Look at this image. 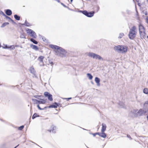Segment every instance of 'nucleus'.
<instances>
[{"instance_id":"20e7f679","label":"nucleus","mask_w":148,"mask_h":148,"mask_svg":"<svg viewBox=\"0 0 148 148\" xmlns=\"http://www.w3.org/2000/svg\"><path fill=\"white\" fill-rule=\"evenodd\" d=\"M87 55L89 57L92 58L94 59H98L100 60H103V58L99 55L94 53L89 52L86 53Z\"/></svg>"},{"instance_id":"a878e982","label":"nucleus","mask_w":148,"mask_h":148,"mask_svg":"<svg viewBox=\"0 0 148 148\" xmlns=\"http://www.w3.org/2000/svg\"><path fill=\"white\" fill-rule=\"evenodd\" d=\"M14 17L15 19L17 20H20V16H18L16 14H15L14 15Z\"/></svg>"},{"instance_id":"de8ad7c7","label":"nucleus","mask_w":148,"mask_h":148,"mask_svg":"<svg viewBox=\"0 0 148 148\" xmlns=\"http://www.w3.org/2000/svg\"><path fill=\"white\" fill-rule=\"evenodd\" d=\"M99 10V8H98L97 9V11H98Z\"/></svg>"},{"instance_id":"72a5a7b5","label":"nucleus","mask_w":148,"mask_h":148,"mask_svg":"<svg viewBox=\"0 0 148 148\" xmlns=\"http://www.w3.org/2000/svg\"><path fill=\"white\" fill-rule=\"evenodd\" d=\"M20 37L21 38H26L25 35L23 34H21L20 36Z\"/></svg>"},{"instance_id":"393cba45","label":"nucleus","mask_w":148,"mask_h":148,"mask_svg":"<svg viewBox=\"0 0 148 148\" xmlns=\"http://www.w3.org/2000/svg\"><path fill=\"white\" fill-rule=\"evenodd\" d=\"M9 23L8 22H5L3 23L1 26V27H3L9 25Z\"/></svg>"},{"instance_id":"bb28decb","label":"nucleus","mask_w":148,"mask_h":148,"mask_svg":"<svg viewBox=\"0 0 148 148\" xmlns=\"http://www.w3.org/2000/svg\"><path fill=\"white\" fill-rule=\"evenodd\" d=\"M32 100L34 103L37 104L38 103L39 100L33 99H32Z\"/></svg>"},{"instance_id":"423d86ee","label":"nucleus","mask_w":148,"mask_h":148,"mask_svg":"<svg viewBox=\"0 0 148 148\" xmlns=\"http://www.w3.org/2000/svg\"><path fill=\"white\" fill-rule=\"evenodd\" d=\"M79 12L82 13L83 14L87 16L88 17H92L94 15L95 12L92 11L90 12H88L86 11H82L80 10L79 11Z\"/></svg>"},{"instance_id":"0eeeda50","label":"nucleus","mask_w":148,"mask_h":148,"mask_svg":"<svg viewBox=\"0 0 148 148\" xmlns=\"http://www.w3.org/2000/svg\"><path fill=\"white\" fill-rule=\"evenodd\" d=\"M42 97V96L41 95H35L34 96V97L35 98L40 99L38 101L39 103L44 104L46 102V101L45 99L40 98H41Z\"/></svg>"},{"instance_id":"8fccbe9b","label":"nucleus","mask_w":148,"mask_h":148,"mask_svg":"<svg viewBox=\"0 0 148 148\" xmlns=\"http://www.w3.org/2000/svg\"><path fill=\"white\" fill-rule=\"evenodd\" d=\"M71 1V2H72L73 0H70Z\"/></svg>"},{"instance_id":"9d476101","label":"nucleus","mask_w":148,"mask_h":148,"mask_svg":"<svg viewBox=\"0 0 148 148\" xmlns=\"http://www.w3.org/2000/svg\"><path fill=\"white\" fill-rule=\"evenodd\" d=\"M44 95L45 97H48V99L50 101H52L53 100L52 95L48 92H45L44 93Z\"/></svg>"},{"instance_id":"aec40b11","label":"nucleus","mask_w":148,"mask_h":148,"mask_svg":"<svg viewBox=\"0 0 148 148\" xmlns=\"http://www.w3.org/2000/svg\"><path fill=\"white\" fill-rule=\"evenodd\" d=\"M5 13L8 15L10 16L12 14V12L10 10L8 9L6 11Z\"/></svg>"},{"instance_id":"ea45409f","label":"nucleus","mask_w":148,"mask_h":148,"mask_svg":"<svg viewBox=\"0 0 148 148\" xmlns=\"http://www.w3.org/2000/svg\"><path fill=\"white\" fill-rule=\"evenodd\" d=\"M49 63H50V64H51V66H52L53 65V62H51H51L49 61Z\"/></svg>"},{"instance_id":"49530a36","label":"nucleus","mask_w":148,"mask_h":148,"mask_svg":"<svg viewBox=\"0 0 148 148\" xmlns=\"http://www.w3.org/2000/svg\"><path fill=\"white\" fill-rule=\"evenodd\" d=\"M145 15H147V12H145Z\"/></svg>"},{"instance_id":"09e8293b","label":"nucleus","mask_w":148,"mask_h":148,"mask_svg":"<svg viewBox=\"0 0 148 148\" xmlns=\"http://www.w3.org/2000/svg\"><path fill=\"white\" fill-rule=\"evenodd\" d=\"M147 120H148V115H147Z\"/></svg>"},{"instance_id":"4be33fe9","label":"nucleus","mask_w":148,"mask_h":148,"mask_svg":"<svg viewBox=\"0 0 148 148\" xmlns=\"http://www.w3.org/2000/svg\"><path fill=\"white\" fill-rule=\"evenodd\" d=\"M30 40L35 44H37L38 43V42L33 38H31Z\"/></svg>"},{"instance_id":"f3484780","label":"nucleus","mask_w":148,"mask_h":148,"mask_svg":"<svg viewBox=\"0 0 148 148\" xmlns=\"http://www.w3.org/2000/svg\"><path fill=\"white\" fill-rule=\"evenodd\" d=\"M143 113V111L142 109H140L138 111H137V116H140Z\"/></svg>"},{"instance_id":"4c0bfd02","label":"nucleus","mask_w":148,"mask_h":148,"mask_svg":"<svg viewBox=\"0 0 148 148\" xmlns=\"http://www.w3.org/2000/svg\"><path fill=\"white\" fill-rule=\"evenodd\" d=\"M147 23L148 24V16H147L145 19Z\"/></svg>"},{"instance_id":"c9c22d12","label":"nucleus","mask_w":148,"mask_h":148,"mask_svg":"<svg viewBox=\"0 0 148 148\" xmlns=\"http://www.w3.org/2000/svg\"><path fill=\"white\" fill-rule=\"evenodd\" d=\"M0 14H2V15H3L4 16H5V14L4 13V12H3L2 11H0Z\"/></svg>"},{"instance_id":"79ce46f5","label":"nucleus","mask_w":148,"mask_h":148,"mask_svg":"<svg viewBox=\"0 0 148 148\" xmlns=\"http://www.w3.org/2000/svg\"><path fill=\"white\" fill-rule=\"evenodd\" d=\"M92 134L93 135V136H94V137L95 136H96V135L97 134V133H94V134Z\"/></svg>"},{"instance_id":"ddd939ff","label":"nucleus","mask_w":148,"mask_h":148,"mask_svg":"<svg viewBox=\"0 0 148 148\" xmlns=\"http://www.w3.org/2000/svg\"><path fill=\"white\" fill-rule=\"evenodd\" d=\"M139 34L141 38L143 39L145 38L146 34L145 31L139 32Z\"/></svg>"},{"instance_id":"4468645a","label":"nucleus","mask_w":148,"mask_h":148,"mask_svg":"<svg viewBox=\"0 0 148 148\" xmlns=\"http://www.w3.org/2000/svg\"><path fill=\"white\" fill-rule=\"evenodd\" d=\"M95 82L97 84V86H100V79L97 77H96L95 79Z\"/></svg>"},{"instance_id":"c85d7f7f","label":"nucleus","mask_w":148,"mask_h":148,"mask_svg":"<svg viewBox=\"0 0 148 148\" xmlns=\"http://www.w3.org/2000/svg\"><path fill=\"white\" fill-rule=\"evenodd\" d=\"M15 48V47L14 45H11L9 46V49H10L11 50L14 49Z\"/></svg>"},{"instance_id":"dca6fc26","label":"nucleus","mask_w":148,"mask_h":148,"mask_svg":"<svg viewBox=\"0 0 148 148\" xmlns=\"http://www.w3.org/2000/svg\"><path fill=\"white\" fill-rule=\"evenodd\" d=\"M139 32L145 31V29L143 26L141 25L140 24L139 25Z\"/></svg>"},{"instance_id":"412c9836","label":"nucleus","mask_w":148,"mask_h":148,"mask_svg":"<svg viewBox=\"0 0 148 148\" xmlns=\"http://www.w3.org/2000/svg\"><path fill=\"white\" fill-rule=\"evenodd\" d=\"M118 105L120 108H123L125 106V104L124 102L120 101L118 103Z\"/></svg>"},{"instance_id":"2f4dec72","label":"nucleus","mask_w":148,"mask_h":148,"mask_svg":"<svg viewBox=\"0 0 148 148\" xmlns=\"http://www.w3.org/2000/svg\"><path fill=\"white\" fill-rule=\"evenodd\" d=\"M4 46H2V47L3 48V49H9V46H7V45H4Z\"/></svg>"},{"instance_id":"6e6552de","label":"nucleus","mask_w":148,"mask_h":148,"mask_svg":"<svg viewBox=\"0 0 148 148\" xmlns=\"http://www.w3.org/2000/svg\"><path fill=\"white\" fill-rule=\"evenodd\" d=\"M56 127L53 125H52L51 126L50 128L48 130V131L51 132L53 133H56Z\"/></svg>"},{"instance_id":"a211bd4d","label":"nucleus","mask_w":148,"mask_h":148,"mask_svg":"<svg viewBox=\"0 0 148 148\" xmlns=\"http://www.w3.org/2000/svg\"><path fill=\"white\" fill-rule=\"evenodd\" d=\"M106 125L103 123L102 124V127L101 130V132H104L106 130Z\"/></svg>"},{"instance_id":"3c124183","label":"nucleus","mask_w":148,"mask_h":148,"mask_svg":"<svg viewBox=\"0 0 148 148\" xmlns=\"http://www.w3.org/2000/svg\"><path fill=\"white\" fill-rule=\"evenodd\" d=\"M138 5L139 6H140V4L139 3H138Z\"/></svg>"},{"instance_id":"c03bdc74","label":"nucleus","mask_w":148,"mask_h":148,"mask_svg":"<svg viewBox=\"0 0 148 148\" xmlns=\"http://www.w3.org/2000/svg\"><path fill=\"white\" fill-rule=\"evenodd\" d=\"M127 137L128 138H130V139H131V137H130V135H127Z\"/></svg>"},{"instance_id":"f257e3e1","label":"nucleus","mask_w":148,"mask_h":148,"mask_svg":"<svg viewBox=\"0 0 148 148\" xmlns=\"http://www.w3.org/2000/svg\"><path fill=\"white\" fill-rule=\"evenodd\" d=\"M49 46L54 50L55 55L57 56L63 58L66 56L67 52L62 48L53 45H50Z\"/></svg>"},{"instance_id":"603ef678","label":"nucleus","mask_w":148,"mask_h":148,"mask_svg":"<svg viewBox=\"0 0 148 148\" xmlns=\"http://www.w3.org/2000/svg\"><path fill=\"white\" fill-rule=\"evenodd\" d=\"M17 146H16V147H14V148H16L17 147Z\"/></svg>"},{"instance_id":"cd10ccee","label":"nucleus","mask_w":148,"mask_h":148,"mask_svg":"<svg viewBox=\"0 0 148 148\" xmlns=\"http://www.w3.org/2000/svg\"><path fill=\"white\" fill-rule=\"evenodd\" d=\"M30 71L32 73H34L35 72V70L33 67H31L30 68Z\"/></svg>"},{"instance_id":"b1692460","label":"nucleus","mask_w":148,"mask_h":148,"mask_svg":"<svg viewBox=\"0 0 148 148\" xmlns=\"http://www.w3.org/2000/svg\"><path fill=\"white\" fill-rule=\"evenodd\" d=\"M143 92L146 94H148V89L147 88H145L143 90Z\"/></svg>"},{"instance_id":"c756f323","label":"nucleus","mask_w":148,"mask_h":148,"mask_svg":"<svg viewBox=\"0 0 148 148\" xmlns=\"http://www.w3.org/2000/svg\"><path fill=\"white\" fill-rule=\"evenodd\" d=\"M37 116H39L36 113H35L32 116V119H34Z\"/></svg>"},{"instance_id":"1a4fd4ad","label":"nucleus","mask_w":148,"mask_h":148,"mask_svg":"<svg viewBox=\"0 0 148 148\" xmlns=\"http://www.w3.org/2000/svg\"><path fill=\"white\" fill-rule=\"evenodd\" d=\"M129 115L132 117L137 116V110L136 109L132 110L130 113Z\"/></svg>"},{"instance_id":"58836bf2","label":"nucleus","mask_w":148,"mask_h":148,"mask_svg":"<svg viewBox=\"0 0 148 148\" xmlns=\"http://www.w3.org/2000/svg\"><path fill=\"white\" fill-rule=\"evenodd\" d=\"M4 16L6 18L10 20L11 19V18L10 17L7 16L5 15V16Z\"/></svg>"},{"instance_id":"2eb2a0df","label":"nucleus","mask_w":148,"mask_h":148,"mask_svg":"<svg viewBox=\"0 0 148 148\" xmlns=\"http://www.w3.org/2000/svg\"><path fill=\"white\" fill-rule=\"evenodd\" d=\"M30 47L32 49L35 50V51H38V48L36 45L31 44L30 45Z\"/></svg>"},{"instance_id":"5701e85b","label":"nucleus","mask_w":148,"mask_h":148,"mask_svg":"<svg viewBox=\"0 0 148 148\" xmlns=\"http://www.w3.org/2000/svg\"><path fill=\"white\" fill-rule=\"evenodd\" d=\"M87 77H88V78L90 80H91L92 79L93 77L91 74H90V73H87Z\"/></svg>"},{"instance_id":"6ab92c4d","label":"nucleus","mask_w":148,"mask_h":148,"mask_svg":"<svg viewBox=\"0 0 148 148\" xmlns=\"http://www.w3.org/2000/svg\"><path fill=\"white\" fill-rule=\"evenodd\" d=\"M58 104L56 103H55L53 105H50L48 107L49 108H57Z\"/></svg>"},{"instance_id":"f8f14e48","label":"nucleus","mask_w":148,"mask_h":148,"mask_svg":"<svg viewBox=\"0 0 148 148\" xmlns=\"http://www.w3.org/2000/svg\"><path fill=\"white\" fill-rule=\"evenodd\" d=\"M104 132H101V133H97V134L99 135L100 136L103 138H106V135L104 133Z\"/></svg>"},{"instance_id":"9b49d317","label":"nucleus","mask_w":148,"mask_h":148,"mask_svg":"<svg viewBox=\"0 0 148 148\" xmlns=\"http://www.w3.org/2000/svg\"><path fill=\"white\" fill-rule=\"evenodd\" d=\"M44 58L43 56H41L39 57L38 58V60L40 62V65L41 66L44 65L43 60Z\"/></svg>"},{"instance_id":"39448f33","label":"nucleus","mask_w":148,"mask_h":148,"mask_svg":"<svg viewBox=\"0 0 148 148\" xmlns=\"http://www.w3.org/2000/svg\"><path fill=\"white\" fill-rule=\"evenodd\" d=\"M25 31L27 34L30 36L34 38H36V34L35 32L32 30L30 29L27 28L25 29Z\"/></svg>"},{"instance_id":"37998d69","label":"nucleus","mask_w":148,"mask_h":148,"mask_svg":"<svg viewBox=\"0 0 148 148\" xmlns=\"http://www.w3.org/2000/svg\"><path fill=\"white\" fill-rule=\"evenodd\" d=\"M10 20L13 23H15V22H14V21L12 20L11 18V19Z\"/></svg>"},{"instance_id":"7c9ffc66","label":"nucleus","mask_w":148,"mask_h":148,"mask_svg":"<svg viewBox=\"0 0 148 148\" xmlns=\"http://www.w3.org/2000/svg\"><path fill=\"white\" fill-rule=\"evenodd\" d=\"M24 25L27 27H29L31 25L29 23L26 22L25 23Z\"/></svg>"},{"instance_id":"f03ea898","label":"nucleus","mask_w":148,"mask_h":148,"mask_svg":"<svg viewBox=\"0 0 148 148\" xmlns=\"http://www.w3.org/2000/svg\"><path fill=\"white\" fill-rule=\"evenodd\" d=\"M114 49L117 52L123 53L127 52V48L124 45H118L115 46L114 47Z\"/></svg>"},{"instance_id":"473e14b6","label":"nucleus","mask_w":148,"mask_h":148,"mask_svg":"<svg viewBox=\"0 0 148 148\" xmlns=\"http://www.w3.org/2000/svg\"><path fill=\"white\" fill-rule=\"evenodd\" d=\"M124 35V34L123 33H121L119 36V38H121L122 37H123Z\"/></svg>"},{"instance_id":"7ed1b4c3","label":"nucleus","mask_w":148,"mask_h":148,"mask_svg":"<svg viewBox=\"0 0 148 148\" xmlns=\"http://www.w3.org/2000/svg\"><path fill=\"white\" fill-rule=\"evenodd\" d=\"M136 27L135 26L132 27L130 29L129 34L130 39H133L135 37L136 34Z\"/></svg>"},{"instance_id":"a19ab883","label":"nucleus","mask_w":148,"mask_h":148,"mask_svg":"<svg viewBox=\"0 0 148 148\" xmlns=\"http://www.w3.org/2000/svg\"><path fill=\"white\" fill-rule=\"evenodd\" d=\"M61 4L65 7H67L63 3H61Z\"/></svg>"},{"instance_id":"a18cd8bd","label":"nucleus","mask_w":148,"mask_h":148,"mask_svg":"<svg viewBox=\"0 0 148 148\" xmlns=\"http://www.w3.org/2000/svg\"><path fill=\"white\" fill-rule=\"evenodd\" d=\"M71 99V98H65V99H67L68 100H69V99Z\"/></svg>"},{"instance_id":"e433bc0d","label":"nucleus","mask_w":148,"mask_h":148,"mask_svg":"<svg viewBox=\"0 0 148 148\" xmlns=\"http://www.w3.org/2000/svg\"><path fill=\"white\" fill-rule=\"evenodd\" d=\"M37 107L38 108V109L39 110H44V109L41 108H40V107L39 105H37Z\"/></svg>"},{"instance_id":"f704fd0d","label":"nucleus","mask_w":148,"mask_h":148,"mask_svg":"<svg viewBox=\"0 0 148 148\" xmlns=\"http://www.w3.org/2000/svg\"><path fill=\"white\" fill-rule=\"evenodd\" d=\"M24 127V126L23 125L20 126L18 128V130H21Z\"/></svg>"}]
</instances>
